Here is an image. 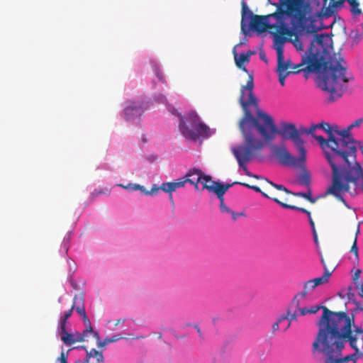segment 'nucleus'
I'll use <instances>...</instances> for the list:
<instances>
[{"mask_svg": "<svg viewBox=\"0 0 363 363\" xmlns=\"http://www.w3.org/2000/svg\"><path fill=\"white\" fill-rule=\"evenodd\" d=\"M158 337H162V334L160 333V335H158Z\"/></svg>", "mask_w": 363, "mask_h": 363, "instance_id": "680f3d73", "label": "nucleus"}, {"mask_svg": "<svg viewBox=\"0 0 363 363\" xmlns=\"http://www.w3.org/2000/svg\"><path fill=\"white\" fill-rule=\"evenodd\" d=\"M308 218L309 223L314 222L313 220L311 218V213H310V217H308Z\"/></svg>", "mask_w": 363, "mask_h": 363, "instance_id": "864d4df0", "label": "nucleus"}, {"mask_svg": "<svg viewBox=\"0 0 363 363\" xmlns=\"http://www.w3.org/2000/svg\"><path fill=\"white\" fill-rule=\"evenodd\" d=\"M344 337L348 340L350 347L354 350L356 361L359 358H363V350L358 347L359 342L363 345V333H360V332L357 333H352V326H350V331H347Z\"/></svg>", "mask_w": 363, "mask_h": 363, "instance_id": "2eb2a0df", "label": "nucleus"}, {"mask_svg": "<svg viewBox=\"0 0 363 363\" xmlns=\"http://www.w3.org/2000/svg\"><path fill=\"white\" fill-rule=\"evenodd\" d=\"M363 122L362 118H359L356 120L355 121L352 122L350 125H348L350 129L352 130L353 128L358 127L360 125V124Z\"/></svg>", "mask_w": 363, "mask_h": 363, "instance_id": "37998d69", "label": "nucleus"}, {"mask_svg": "<svg viewBox=\"0 0 363 363\" xmlns=\"http://www.w3.org/2000/svg\"><path fill=\"white\" fill-rule=\"evenodd\" d=\"M333 313H344L349 318H352L353 320V324L352 325V333H357L360 332V333H363V304L361 306H357L353 311L350 315L348 313L347 310L342 311H332Z\"/></svg>", "mask_w": 363, "mask_h": 363, "instance_id": "4468645a", "label": "nucleus"}, {"mask_svg": "<svg viewBox=\"0 0 363 363\" xmlns=\"http://www.w3.org/2000/svg\"><path fill=\"white\" fill-rule=\"evenodd\" d=\"M359 233V229L357 228L356 231V235L354 237V240L353 242V244L352 245V247L350 249V252L354 254V262L357 264L359 263V248L357 247V235Z\"/></svg>", "mask_w": 363, "mask_h": 363, "instance_id": "393cba45", "label": "nucleus"}, {"mask_svg": "<svg viewBox=\"0 0 363 363\" xmlns=\"http://www.w3.org/2000/svg\"><path fill=\"white\" fill-rule=\"evenodd\" d=\"M324 35H316L310 43V47L301 57V61L294 65L290 60L284 61V38L281 35L274 36V48L277 55V74H296L301 71L308 72H318L319 86L330 93L328 99L329 102L334 101L340 98L348 87V82L353 79V76L348 72L345 67V60L338 56L334 55L331 62H325L320 49L316 46L323 48Z\"/></svg>", "mask_w": 363, "mask_h": 363, "instance_id": "f257e3e1", "label": "nucleus"}, {"mask_svg": "<svg viewBox=\"0 0 363 363\" xmlns=\"http://www.w3.org/2000/svg\"><path fill=\"white\" fill-rule=\"evenodd\" d=\"M294 195L303 197V198L307 199L308 201H309L311 203H314L315 202V199H313L312 196H311V192L310 190H308V191H307V192H299V193H297V194H294Z\"/></svg>", "mask_w": 363, "mask_h": 363, "instance_id": "7c9ffc66", "label": "nucleus"}, {"mask_svg": "<svg viewBox=\"0 0 363 363\" xmlns=\"http://www.w3.org/2000/svg\"><path fill=\"white\" fill-rule=\"evenodd\" d=\"M64 249L65 250L66 252L68 250V247L66 244L64 245Z\"/></svg>", "mask_w": 363, "mask_h": 363, "instance_id": "4d7b16f0", "label": "nucleus"}, {"mask_svg": "<svg viewBox=\"0 0 363 363\" xmlns=\"http://www.w3.org/2000/svg\"><path fill=\"white\" fill-rule=\"evenodd\" d=\"M289 74H278L279 76V82L280 84L284 86L285 85V79L289 76Z\"/></svg>", "mask_w": 363, "mask_h": 363, "instance_id": "4c0bfd02", "label": "nucleus"}, {"mask_svg": "<svg viewBox=\"0 0 363 363\" xmlns=\"http://www.w3.org/2000/svg\"><path fill=\"white\" fill-rule=\"evenodd\" d=\"M90 332H86V328L81 333L76 332L74 333H67L64 335H61V340L68 346H70L76 342H81L85 340V337H88Z\"/></svg>", "mask_w": 363, "mask_h": 363, "instance_id": "f3484780", "label": "nucleus"}, {"mask_svg": "<svg viewBox=\"0 0 363 363\" xmlns=\"http://www.w3.org/2000/svg\"><path fill=\"white\" fill-rule=\"evenodd\" d=\"M320 309L323 310L322 315L324 314V311L325 309L330 310L326 306L321 305L313 306L309 308L301 307V302L296 299L295 300L292 298L287 307L286 313L279 316V321L288 320L289 321V323L291 324V322L296 321L298 316H304L307 314H314Z\"/></svg>", "mask_w": 363, "mask_h": 363, "instance_id": "9b49d317", "label": "nucleus"}, {"mask_svg": "<svg viewBox=\"0 0 363 363\" xmlns=\"http://www.w3.org/2000/svg\"><path fill=\"white\" fill-rule=\"evenodd\" d=\"M241 184H243V182H234L232 184H223L218 182L217 186H215L216 188L213 189L211 186H209V188L214 191V193L216 194L218 197H221L224 196L225 193L228 191L229 188H230L235 184L241 185Z\"/></svg>", "mask_w": 363, "mask_h": 363, "instance_id": "4be33fe9", "label": "nucleus"}, {"mask_svg": "<svg viewBox=\"0 0 363 363\" xmlns=\"http://www.w3.org/2000/svg\"><path fill=\"white\" fill-rule=\"evenodd\" d=\"M280 6L277 7L276 12L270 14L279 23L277 24L278 32L293 37L294 31L289 28L284 22V16L290 18L292 28L297 32H306L314 33L316 28L312 26L314 21L311 14V4L305 0H279Z\"/></svg>", "mask_w": 363, "mask_h": 363, "instance_id": "20e7f679", "label": "nucleus"}, {"mask_svg": "<svg viewBox=\"0 0 363 363\" xmlns=\"http://www.w3.org/2000/svg\"><path fill=\"white\" fill-rule=\"evenodd\" d=\"M330 275L331 273L328 270L325 269L323 276L313 279L312 280L314 282L315 286H318L319 285L328 283Z\"/></svg>", "mask_w": 363, "mask_h": 363, "instance_id": "a878e982", "label": "nucleus"}, {"mask_svg": "<svg viewBox=\"0 0 363 363\" xmlns=\"http://www.w3.org/2000/svg\"><path fill=\"white\" fill-rule=\"evenodd\" d=\"M73 310L74 309H72V307H71V308L68 311L65 312L64 315L62 316L60 318L67 321V319H69L71 317Z\"/></svg>", "mask_w": 363, "mask_h": 363, "instance_id": "c03bdc74", "label": "nucleus"}, {"mask_svg": "<svg viewBox=\"0 0 363 363\" xmlns=\"http://www.w3.org/2000/svg\"><path fill=\"white\" fill-rule=\"evenodd\" d=\"M270 16L254 15L252 11L249 9L245 3H242V20L241 30L246 35L250 30L263 33L269 29L277 27V24H270L268 18Z\"/></svg>", "mask_w": 363, "mask_h": 363, "instance_id": "9d476101", "label": "nucleus"}, {"mask_svg": "<svg viewBox=\"0 0 363 363\" xmlns=\"http://www.w3.org/2000/svg\"><path fill=\"white\" fill-rule=\"evenodd\" d=\"M130 188H131L133 190H140V191H142L143 192H144V194H145V195H147V194H145V192H147V191H145V189H144V187H143V186H140V184H131V185H130Z\"/></svg>", "mask_w": 363, "mask_h": 363, "instance_id": "79ce46f5", "label": "nucleus"}, {"mask_svg": "<svg viewBox=\"0 0 363 363\" xmlns=\"http://www.w3.org/2000/svg\"><path fill=\"white\" fill-rule=\"evenodd\" d=\"M353 320L344 313H333L325 309L317 323L318 330L312 344L313 354H322L323 363H357L354 351L342 355L345 343L348 342L345 334L350 331Z\"/></svg>", "mask_w": 363, "mask_h": 363, "instance_id": "7ed1b4c3", "label": "nucleus"}, {"mask_svg": "<svg viewBox=\"0 0 363 363\" xmlns=\"http://www.w3.org/2000/svg\"><path fill=\"white\" fill-rule=\"evenodd\" d=\"M308 218L309 223L314 222L313 220L311 218V213H310V217H308Z\"/></svg>", "mask_w": 363, "mask_h": 363, "instance_id": "5fc2aeb1", "label": "nucleus"}, {"mask_svg": "<svg viewBox=\"0 0 363 363\" xmlns=\"http://www.w3.org/2000/svg\"><path fill=\"white\" fill-rule=\"evenodd\" d=\"M318 128L316 124H313L311 125L308 128H303L302 129V133H306L308 135H311L314 138L315 136H317L315 134H314L315 130Z\"/></svg>", "mask_w": 363, "mask_h": 363, "instance_id": "f704fd0d", "label": "nucleus"}, {"mask_svg": "<svg viewBox=\"0 0 363 363\" xmlns=\"http://www.w3.org/2000/svg\"><path fill=\"white\" fill-rule=\"evenodd\" d=\"M198 172V171L194 170L192 172H187L186 174L182 178L177 179L176 182H164L161 184L159 188H152L150 191L145 192L146 194L153 195L156 194L160 189L162 190L164 192L169 194V200L173 202L172 194V193L174 191L177 189L184 187L186 183H190L191 184H196V182L199 181V177L197 179H191L188 177H191L194 173Z\"/></svg>", "mask_w": 363, "mask_h": 363, "instance_id": "f8f14e48", "label": "nucleus"}, {"mask_svg": "<svg viewBox=\"0 0 363 363\" xmlns=\"http://www.w3.org/2000/svg\"><path fill=\"white\" fill-rule=\"evenodd\" d=\"M313 235L314 242L317 245L318 244V235H317L316 230H313Z\"/></svg>", "mask_w": 363, "mask_h": 363, "instance_id": "de8ad7c7", "label": "nucleus"}, {"mask_svg": "<svg viewBox=\"0 0 363 363\" xmlns=\"http://www.w3.org/2000/svg\"><path fill=\"white\" fill-rule=\"evenodd\" d=\"M81 304H84V299L82 294H76L74 297L73 304L72 306V309L79 306Z\"/></svg>", "mask_w": 363, "mask_h": 363, "instance_id": "c756f323", "label": "nucleus"}, {"mask_svg": "<svg viewBox=\"0 0 363 363\" xmlns=\"http://www.w3.org/2000/svg\"><path fill=\"white\" fill-rule=\"evenodd\" d=\"M194 328H196V330L197 333H199V336L201 337L202 334H201L200 328L197 325H195Z\"/></svg>", "mask_w": 363, "mask_h": 363, "instance_id": "8fccbe9b", "label": "nucleus"}, {"mask_svg": "<svg viewBox=\"0 0 363 363\" xmlns=\"http://www.w3.org/2000/svg\"><path fill=\"white\" fill-rule=\"evenodd\" d=\"M362 273V270L360 269H358L356 270L354 274L353 275V282L354 283H356V282H358L359 281V277H360V274Z\"/></svg>", "mask_w": 363, "mask_h": 363, "instance_id": "ea45409f", "label": "nucleus"}, {"mask_svg": "<svg viewBox=\"0 0 363 363\" xmlns=\"http://www.w3.org/2000/svg\"><path fill=\"white\" fill-rule=\"evenodd\" d=\"M356 289L358 291V295L363 298V280L354 283Z\"/></svg>", "mask_w": 363, "mask_h": 363, "instance_id": "c9c22d12", "label": "nucleus"}, {"mask_svg": "<svg viewBox=\"0 0 363 363\" xmlns=\"http://www.w3.org/2000/svg\"><path fill=\"white\" fill-rule=\"evenodd\" d=\"M292 30H293V31H294V35H293V36L295 37L294 39V41H293L294 45L298 50L303 51V50H304V45H303L304 38H306L307 35L311 33H306L305 31L297 32V31L294 30L293 28H292ZM316 33L317 32L313 33L314 35L313 37V39L311 40V42L313 40V38L317 35Z\"/></svg>", "mask_w": 363, "mask_h": 363, "instance_id": "a211bd4d", "label": "nucleus"}, {"mask_svg": "<svg viewBox=\"0 0 363 363\" xmlns=\"http://www.w3.org/2000/svg\"><path fill=\"white\" fill-rule=\"evenodd\" d=\"M281 322L282 321H279V318L277 319V320L272 324V333H274L279 330V323Z\"/></svg>", "mask_w": 363, "mask_h": 363, "instance_id": "58836bf2", "label": "nucleus"}, {"mask_svg": "<svg viewBox=\"0 0 363 363\" xmlns=\"http://www.w3.org/2000/svg\"><path fill=\"white\" fill-rule=\"evenodd\" d=\"M360 149H361V150H362V153H363V145H362V146H361Z\"/></svg>", "mask_w": 363, "mask_h": 363, "instance_id": "bf43d9fd", "label": "nucleus"}, {"mask_svg": "<svg viewBox=\"0 0 363 363\" xmlns=\"http://www.w3.org/2000/svg\"><path fill=\"white\" fill-rule=\"evenodd\" d=\"M220 201V210L222 213H229L231 210L225 204L223 196L218 197Z\"/></svg>", "mask_w": 363, "mask_h": 363, "instance_id": "72a5a7b5", "label": "nucleus"}, {"mask_svg": "<svg viewBox=\"0 0 363 363\" xmlns=\"http://www.w3.org/2000/svg\"><path fill=\"white\" fill-rule=\"evenodd\" d=\"M245 145H240L232 150L240 168L243 169L245 175L257 179H263L264 177L254 174L248 170L246 164L250 162L254 155L261 151L264 146V143L255 135H250L246 130H244Z\"/></svg>", "mask_w": 363, "mask_h": 363, "instance_id": "0eeeda50", "label": "nucleus"}, {"mask_svg": "<svg viewBox=\"0 0 363 363\" xmlns=\"http://www.w3.org/2000/svg\"><path fill=\"white\" fill-rule=\"evenodd\" d=\"M121 322V320H118L116 323L115 324L116 325H118Z\"/></svg>", "mask_w": 363, "mask_h": 363, "instance_id": "13d9d810", "label": "nucleus"}, {"mask_svg": "<svg viewBox=\"0 0 363 363\" xmlns=\"http://www.w3.org/2000/svg\"><path fill=\"white\" fill-rule=\"evenodd\" d=\"M154 71L159 80H160L162 82H164V79L160 69L157 67H156Z\"/></svg>", "mask_w": 363, "mask_h": 363, "instance_id": "a19ab883", "label": "nucleus"}, {"mask_svg": "<svg viewBox=\"0 0 363 363\" xmlns=\"http://www.w3.org/2000/svg\"><path fill=\"white\" fill-rule=\"evenodd\" d=\"M273 201L274 202H276L277 203L279 204L281 207H283L284 208L297 210V211L303 212V213H306L308 216V217H310L311 212L304 208L298 207V206H296L294 205H289V204L283 203L281 201H279L277 198H273Z\"/></svg>", "mask_w": 363, "mask_h": 363, "instance_id": "b1692460", "label": "nucleus"}, {"mask_svg": "<svg viewBox=\"0 0 363 363\" xmlns=\"http://www.w3.org/2000/svg\"><path fill=\"white\" fill-rule=\"evenodd\" d=\"M260 57H261L262 60L267 61L264 55H262V54H260Z\"/></svg>", "mask_w": 363, "mask_h": 363, "instance_id": "6e6d98bb", "label": "nucleus"}, {"mask_svg": "<svg viewBox=\"0 0 363 363\" xmlns=\"http://www.w3.org/2000/svg\"><path fill=\"white\" fill-rule=\"evenodd\" d=\"M338 138L337 147H335V155L330 158L329 164L332 174H335L352 165L356 161V142L351 134L349 126L340 130L336 135Z\"/></svg>", "mask_w": 363, "mask_h": 363, "instance_id": "423d86ee", "label": "nucleus"}, {"mask_svg": "<svg viewBox=\"0 0 363 363\" xmlns=\"http://www.w3.org/2000/svg\"><path fill=\"white\" fill-rule=\"evenodd\" d=\"M291 327L290 323H289L287 325H285L284 331H286L289 328Z\"/></svg>", "mask_w": 363, "mask_h": 363, "instance_id": "603ef678", "label": "nucleus"}, {"mask_svg": "<svg viewBox=\"0 0 363 363\" xmlns=\"http://www.w3.org/2000/svg\"><path fill=\"white\" fill-rule=\"evenodd\" d=\"M83 362H81V361H77L76 362V363H82Z\"/></svg>", "mask_w": 363, "mask_h": 363, "instance_id": "052dcab7", "label": "nucleus"}, {"mask_svg": "<svg viewBox=\"0 0 363 363\" xmlns=\"http://www.w3.org/2000/svg\"><path fill=\"white\" fill-rule=\"evenodd\" d=\"M340 130L337 125H330L331 135H328L327 139L323 136H315V139L318 142L323 149L325 157L328 162L330 159L333 158L334 155H335V152H334L335 147H337L338 141V138L336 135L340 133Z\"/></svg>", "mask_w": 363, "mask_h": 363, "instance_id": "ddd939ff", "label": "nucleus"}, {"mask_svg": "<svg viewBox=\"0 0 363 363\" xmlns=\"http://www.w3.org/2000/svg\"><path fill=\"white\" fill-rule=\"evenodd\" d=\"M203 184V189H206L210 192H213L214 191L211 189L209 186H211L213 189L215 188L214 186H217L218 182L213 181L211 179V177L209 175H204L203 174L202 175V179L200 182Z\"/></svg>", "mask_w": 363, "mask_h": 363, "instance_id": "5701e85b", "label": "nucleus"}, {"mask_svg": "<svg viewBox=\"0 0 363 363\" xmlns=\"http://www.w3.org/2000/svg\"><path fill=\"white\" fill-rule=\"evenodd\" d=\"M260 194H261L264 197H265V198H268V199H272V200H273V198H274V197H270V196H269L266 193L263 192L262 191V192H261Z\"/></svg>", "mask_w": 363, "mask_h": 363, "instance_id": "09e8293b", "label": "nucleus"}, {"mask_svg": "<svg viewBox=\"0 0 363 363\" xmlns=\"http://www.w3.org/2000/svg\"><path fill=\"white\" fill-rule=\"evenodd\" d=\"M155 186H156V184H154V186L152 188H156Z\"/></svg>", "mask_w": 363, "mask_h": 363, "instance_id": "e2e57ef3", "label": "nucleus"}, {"mask_svg": "<svg viewBox=\"0 0 363 363\" xmlns=\"http://www.w3.org/2000/svg\"><path fill=\"white\" fill-rule=\"evenodd\" d=\"M66 324H67L66 320H64L60 318L59 322H58V333H59V335L60 337H61V335H64L65 333H68L66 330Z\"/></svg>", "mask_w": 363, "mask_h": 363, "instance_id": "c85d7f7f", "label": "nucleus"}, {"mask_svg": "<svg viewBox=\"0 0 363 363\" xmlns=\"http://www.w3.org/2000/svg\"><path fill=\"white\" fill-rule=\"evenodd\" d=\"M194 170L198 171V172H194L195 174H194L193 175H191V177H189L190 179H194V180L197 179L198 177H199V181L196 182V184H193L194 186L195 189H198L199 183L201 181L202 175L203 173L201 169H197V168L191 169L188 172H192Z\"/></svg>", "mask_w": 363, "mask_h": 363, "instance_id": "cd10ccee", "label": "nucleus"}, {"mask_svg": "<svg viewBox=\"0 0 363 363\" xmlns=\"http://www.w3.org/2000/svg\"><path fill=\"white\" fill-rule=\"evenodd\" d=\"M171 111L172 114L179 116V129L186 139L196 141L200 138H208L211 135L210 128L200 121L196 112L191 111L184 118L174 108Z\"/></svg>", "mask_w": 363, "mask_h": 363, "instance_id": "6e6552de", "label": "nucleus"}, {"mask_svg": "<svg viewBox=\"0 0 363 363\" xmlns=\"http://www.w3.org/2000/svg\"><path fill=\"white\" fill-rule=\"evenodd\" d=\"M234 53H235V61L236 66L238 68H240V69H242V71L248 73V71L246 69V67L244 66V64L247 63L250 61V57L251 52H249L247 54L242 53L240 55V56L238 57V55L235 50H234Z\"/></svg>", "mask_w": 363, "mask_h": 363, "instance_id": "aec40b11", "label": "nucleus"}, {"mask_svg": "<svg viewBox=\"0 0 363 363\" xmlns=\"http://www.w3.org/2000/svg\"><path fill=\"white\" fill-rule=\"evenodd\" d=\"M90 334H92L93 337L96 340L97 346L99 347H104L105 345L111 343L109 337H106L104 341H101L99 333L94 330V333H90Z\"/></svg>", "mask_w": 363, "mask_h": 363, "instance_id": "bb28decb", "label": "nucleus"}, {"mask_svg": "<svg viewBox=\"0 0 363 363\" xmlns=\"http://www.w3.org/2000/svg\"><path fill=\"white\" fill-rule=\"evenodd\" d=\"M266 181L269 183L273 187H274L275 189H278V190H280V191H283L284 192H286V194H292L289 190H288L284 185L282 184H275L272 182H270L267 179H265Z\"/></svg>", "mask_w": 363, "mask_h": 363, "instance_id": "2f4dec72", "label": "nucleus"}, {"mask_svg": "<svg viewBox=\"0 0 363 363\" xmlns=\"http://www.w3.org/2000/svg\"><path fill=\"white\" fill-rule=\"evenodd\" d=\"M316 125H317L318 128L322 129L328 135H331V133H330V125L328 123L321 122V123H318Z\"/></svg>", "mask_w": 363, "mask_h": 363, "instance_id": "473e14b6", "label": "nucleus"}, {"mask_svg": "<svg viewBox=\"0 0 363 363\" xmlns=\"http://www.w3.org/2000/svg\"><path fill=\"white\" fill-rule=\"evenodd\" d=\"M310 225H311V228H312L313 231V230H315V223H314V222L311 223H310Z\"/></svg>", "mask_w": 363, "mask_h": 363, "instance_id": "3c124183", "label": "nucleus"}, {"mask_svg": "<svg viewBox=\"0 0 363 363\" xmlns=\"http://www.w3.org/2000/svg\"><path fill=\"white\" fill-rule=\"evenodd\" d=\"M272 151L279 162L284 166L298 168L301 170V174L298 179L300 184L308 187L311 184V174L306 169V152H305L304 160L303 162H298L299 156L296 157L291 155L284 145H271Z\"/></svg>", "mask_w": 363, "mask_h": 363, "instance_id": "1a4fd4ad", "label": "nucleus"}, {"mask_svg": "<svg viewBox=\"0 0 363 363\" xmlns=\"http://www.w3.org/2000/svg\"><path fill=\"white\" fill-rule=\"evenodd\" d=\"M229 213H230L232 215L233 219L234 220H236L239 216L242 215V213H237L233 211H231V212H230Z\"/></svg>", "mask_w": 363, "mask_h": 363, "instance_id": "49530a36", "label": "nucleus"}, {"mask_svg": "<svg viewBox=\"0 0 363 363\" xmlns=\"http://www.w3.org/2000/svg\"><path fill=\"white\" fill-rule=\"evenodd\" d=\"M363 192V168L354 162L352 165L332 174L331 184L327 188L325 196L333 195L349 208L342 194L348 192L352 196Z\"/></svg>", "mask_w": 363, "mask_h": 363, "instance_id": "39448f33", "label": "nucleus"}, {"mask_svg": "<svg viewBox=\"0 0 363 363\" xmlns=\"http://www.w3.org/2000/svg\"><path fill=\"white\" fill-rule=\"evenodd\" d=\"M109 338H110L111 343H112V342H115L122 339V336L121 335H115Z\"/></svg>", "mask_w": 363, "mask_h": 363, "instance_id": "a18cd8bd", "label": "nucleus"}, {"mask_svg": "<svg viewBox=\"0 0 363 363\" xmlns=\"http://www.w3.org/2000/svg\"><path fill=\"white\" fill-rule=\"evenodd\" d=\"M143 104L140 102H130L124 109L125 119L128 121L133 120L140 117L144 112Z\"/></svg>", "mask_w": 363, "mask_h": 363, "instance_id": "dca6fc26", "label": "nucleus"}, {"mask_svg": "<svg viewBox=\"0 0 363 363\" xmlns=\"http://www.w3.org/2000/svg\"><path fill=\"white\" fill-rule=\"evenodd\" d=\"M241 186H245V187H247L248 189H252L255 191L258 192V193H261L262 192V190L260 189V188L257 186L250 185L249 184L244 183V182H243V184H241Z\"/></svg>", "mask_w": 363, "mask_h": 363, "instance_id": "e433bc0d", "label": "nucleus"}, {"mask_svg": "<svg viewBox=\"0 0 363 363\" xmlns=\"http://www.w3.org/2000/svg\"><path fill=\"white\" fill-rule=\"evenodd\" d=\"M315 285L312 279H310L304 283L303 289L302 291L297 293L294 296V299H296L299 302H301L302 299H304L308 293L315 288Z\"/></svg>", "mask_w": 363, "mask_h": 363, "instance_id": "6ab92c4d", "label": "nucleus"}, {"mask_svg": "<svg viewBox=\"0 0 363 363\" xmlns=\"http://www.w3.org/2000/svg\"><path fill=\"white\" fill-rule=\"evenodd\" d=\"M254 80L253 74H249L245 85L241 86L239 102L244 111V117L240 121V128L244 135L246 130L250 135H254L253 130L256 129L263 137L266 142L272 141L276 134L285 139H291L296 148L299 159L298 162L304 160L305 143L300 136V131L296 125L291 123L283 122L277 129L273 118L259 108L258 101L253 93Z\"/></svg>", "mask_w": 363, "mask_h": 363, "instance_id": "f03ea898", "label": "nucleus"}, {"mask_svg": "<svg viewBox=\"0 0 363 363\" xmlns=\"http://www.w3.org/2000/svg\"><path fill=\"white\" fill-rule=\"evenodd\" d=\"M76 311L82 316L84 324L86 328V332L94 333L93 328L91 326V323L86 315L84 305L81 304L79 306L74 308Z\"/></svg>", "mask_w": 363, "mask_h": 363, "instance_id": "412c9836", "label": "nucleus"}]
</instances>
